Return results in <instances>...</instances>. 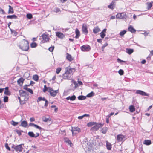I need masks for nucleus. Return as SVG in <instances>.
Wrapping results in <instances>:
<instances>
[{
  "instance_id": "20e7f679",
  "label": "nucleus",
  "mask_w": 153,
  "mask_h": 153,
  "mask_svg": "<svg viewBox=\"0 0 153 153\" xmlns=\"http://www.w3.org/2000/svg\"><path fill=\"white\" fill-rule=\"evenodd\" d=\"M116 17L118 19H126L127 17L126 14L123 12L121 13H119L117 14Z\"/></svg>"
},
{
  "instance_id": "3c124183",
  "label": "nucleus",
  "mask_w": 153,
  "mask_h": 153,
  "mask_svg": "<svg viewBox=\"0 0 153 153\" xmlns=\"http://www.w3.org/2000/svg\"><path fill=\"white\" fill-rule=\"evenodd\" d=\"M61 70V68H58L56 70V73L58 74L59 73Z\"/></svg>"
},
{
  "instance_id": "412c9836",
  "label": "nucleus",
  "mask_w": 153,
  "mask_h": 153,
  "mask_svg": "<svg viewBox=\"0 0 153 153\" xmlns=\"http://www.w3.org/2000/svg\"><path fill=\"white\" fill-rule=\"evenodd\" d=\"M76 97L75 95H73L71 96H69L66 98L67 100H71L73 101L75 100Z\"/></svg>"
},
{
  "instance_id": "423d86ee",
  "label": "nucleus",
  "mask_w": 153,
  "mask_h": 153,
  "mask_svg": "<svg viewBox=\"0 0 153 153\" xmlns=\"http://www.w3.org/2000/svg\"><path fill=\"white\" fill-rule=\"evenodd\" d=\"M13 148L16 151V152H21L23 148L22 146V144H20L16 146H14Z\"/></svg>"
},
{
  "instance_id": "a18cd8bd",
  "label": "nucleus",
  "mask_w": 153,
  "mask_h": 153,
  "mask_svg": "<svg viewBox=\"0 0 153 153\" xmlns=\"http://www.w3.org/2000/svg\"><path fill=\"white\" fill-rule=\"evenodd\" d=\"M118 73L120 75H123L124 73L123 70L122 69H120L118 71Z\"/></svg>"
},
{
  "instance_id": "0eeeda50",
  "label": "nucleus",
  "mask_w": 153,
  "mask_h": 153,
  "mask_svg": "<svg viewBox=\"0 0 153 153\" xmlns=\"http://www.w3.org/2000/svg\"><path fill=\"white\" fill-rule=\"evenodd\" d=\"M48 34H46L45 33L42 34V42L43 43L46 42L48 41L49 38L48 36Z\"/></svg>"
},
{
  "instance_id": "8fccbe9b",
  "label": "nucleus",
  "mask_w": 153,
  "mask_h": 153,
  "mask_svg": "<svg viewBox=\"0 0 153 153\" xmlns=\"http://www.w3.org/2000/svg\"><path fill=\"white\" fill-rule=\"evenodd\" d=\"M8 97L7 96H5L4 99V101L5 102H7L8 101Z\"/></svg>"
},
{
  "instance_id": "338daca9",
  "label": "nucleus",
  "mask_w": 153,
  "mask_h": 153,
  "mask_svg": "<svg viewBox=\"0 0 153 153\" xmlns=\"http://www.w3.org/2000/svg\"><path fill=\"white\" fill-rule=\"evenodd\" d=\"M106 117L107 118L106 119V123H108L109 122V117H108V116H107Z\"/></svg>"
},
{
  "instance_id": "e2e57ef3",
  "label": "nucleus",
  "mask_w": 153,
  "mask_h": 153,
  "mask_svg": "<svg viewBox=\"0 0 153 153\" xmlns=\"http://www.w3.org/2000/svg\"><path fill=\"white\" fill-rule=\"evenodd\" d=\"M24 89L26 90H27L28 88H27V85H25L24 87Z\"/></svg>"
},
{
  "instance_id": "052dcab7",
  "label": "nucleus",
  "mask_w": 153,
  "mask_h": 153,
  "mask_svg": "<svg viewBox=\"0 0 153 153\" xmlns=\"http://www.w3.org/2000/svg\"><path fill=\"white\" fill-rule=\"evenodd\" d=\"M60 11V10H59V8H56V9H55V10L54 11L56 13H57L59 12Z\"/></svg>"
},
{
  "instance_id": "5fc2aeb1",
  "label": "nucleus",
  "mask_w": 153,
  "mask_h": 153,
  "mask_svg": "<svg viewBox=\"0 0 153 153\" xmlns=\"http://www.w3.org/2000/svg\"><path fill=\"white\" fill-rule=\"evenodd\" d=\"M5 146L6 147V148L8 150L10 151V148L9 147L8 144L7 143H6L5 144Z\"/></svg>"
},
{
  "instance_id": "aec40b11",
  "label": "nucleus",
  "mask_w": 153,
  "mask_h": 153,
  "mask_svg": "<svg viewBox=\"0 0 153 153\" xmlns=\"http://www.w3.org/2000/svg\"><path fill=\"white\" fill-rule=\"evenodd\" d=\"M100 29L98 26L95 27L93 30V32L95 34H96L100 31Z\"/></svg>"
},
{
  "instance_id": "f03ea898",
  "label": "nucleus",
  "mask_w": 153,
  "mask_h": 153,
  "mask_svg": "<svg viewBox=\"0 0 153 153\" xmlns=\"http://www.w3.org/2000/svg\"><path fill=\"white\" fill-rule=\"evenodd\" d=\"M49 92L50 95L53 97H55L59 92L58 90H54L52 88H49Z\"/></svg>"
},
{
  "instance_id": "5701e85b",
  "label": "nucleus",
  "mask_w": 153,
  "mask_h": 153,
  "mask_svg": "<svg viewBox=\"0 0 153 153\" xmlns=\"http://www.w3.org/2000/svg\"><path fill=\"white\" fill-rule=\"evenodd\" d=\"M64 141L65 142L68 143L71 146L72 144V143L69 139L67 137L64 138Z\"/></svg>"
},
{
  "instance_id": "39448f33",
  "label": "nucleus",
  "mask_w": 153,
  "mask_h": 153,
  "mask_svg": "<svg viewBox=\"0 0 153 153\" xmlns=\"http://www.w3.org/2000/svg\"><path fill=\"white\" fill-rule=\"evenodd\" d=\"M125 136L122 134H119L117 135V140L118 142L123 141L125 140Z\"/></svg>"
},
{
  "instance_id": "7c9ffc66",
  "label": "nucleus",
  "mask_w": 153,
  "mask_h": 153,
  "mask_svg": "<svg viewBox=\"0 0 153 153\" xmlns=\"http://www.w3.org/2000/svg\"><path fill=\"white\" fill-rule=\"evenodd\" d=\"M78 98L79 100H83L86 99V97L83 95H81L78 96Z\"/></svg>"
},
{
  "instance_id": "58836bf2",
  "label": "nucleus",
  "mask_w": 153,
  "mask_h": 153,
  "mask_svg": "<svg viewBox=\"0 0 153 153\" xmlns=\"http://www.w3.org/2000/svg\"><path fill=\"white\" fill-rule=\"evenodd\" d=\"M107 131V128H103L102 129L101 132L102 133L105 134L106 133Z\"/></svg>"
},
{
  "instance_id": "bb28decb",
  "label": "nucleus",
  "mask_w": 153,
  "mask_h": 153,
  "mask_svg": "<svg viewBox=\"0 0 153 153\" xmlns=\"http://www.w3.org/2000/svg\"><path fill=\"white\" fill-rule=\"evenodd\" d=\"M66 58L68 60L70 61H71L73 60V58L72 57L71 55L68 53H67Z\"/></svg>"
},
{
  "instance_id": "864d4df0",
  "label": "nucleus",
  "mask_w": 153,
  "mask_h": 153,
  "mask_svg": "<svg viewBox=\"0 0 153 153\" xmlns=\"http://www.w3.org/2000/svg\"><path fill=\"white\" fill-rule=\"evenodd\" d=\"M117 60L118 62L119 63H121V62H126V61L122 60L120 59L119 58H118Z\"/></svg>"
},
{
  "instance_id": "774afa93",
  "label": "nucleus",
  "mask_w": 153,
  "mask_h": 153,
  "mask_svg": "<svg viewBox=\"0 0 153 153\" xmlns=\"http://www.w3.org/2000/svg\"><path fill=\"white\" fill-rule=\"evenodd\" d=\"M35 83V82H33L32 81H31L30 82V85L33 86V85Z\"/></svg>"
},
{
  "instance_id": "ddd939ff",
  "label": "nucleus",
  "mask_w": 153,
  "mask_h": 153,
  "mask_svg": "<svg viewBox=\"0 0 153 153\" xmlns=\"http://www.w3.org/2000/svg\"><path fill=\"white\" fill-rule=\"evenodd\" d=\"M75 71V69L74 68H67L66 71L71 76L73 74V72Z\"/></svg>"
},
{
  "instance_id": "f3484780",
  "label": "nucleus",
  "mask_w": 153,
  "mask_h": 153,
  "mask_svg": "<svg viewBox=\"0 0 153 153\" xmlns=\"http://www.w3.org/2000/svg\"><path fill=\"white\" fill-rule=\"evenodd\" d=\"M56 36L61 39L63 38L64 37V35L63 33L59 32L56 33Z\"/></svg>"
},
{
  "instance_id": "a878e982",
  "label": "nucleus",
  "mask_w": 153,
  "mask_h": 153,
  "mask_svg": "<svg viewBox=\"0 0 153 153\" xmlns=\"http://www.w3.org/2000/svg\"><path fill=\"white\" fill-rule=\"evenodd\" d=\"M129 108L131 112H133L135 111V108L133 105L130 106Z\"/></svg>"
},
{
  "instance_id": "c756f323",
  "label": "nucleus",
  "mask_w": 153,
  "mask_h": 153,
  "mask_svg": "<svg viewBox=\"0 0 153 153\" xmlns=\"http://www.w3.org/2000/svg\"><path fill=\"white\" fill-rule=\"evenodd\" d=\"M33 79L35 81H37L39 79V76L37 74L33 75Z\"/></svg>"
},
{
  "instance_id": "a211bd4d",
  "label": "nucleus",
  "mask_w": 153,
  "mask_h": 153,
  "mask_svg": "<svg viewBox=\"0 0 153 153\" xmlns=\"http://www.w3.org/2000/svg\"><path fill=\"white\" fill-rule=\"evenodd\" d=\"M24 79L22 78H20L18 80H17V83H18L20 85H22L23 83Z\"/></svg>"
},
{
  "instance_id": "13d9d810",
  "label": "nucleus",
  "mask_w": 153,
  "mask_h": 153,
  "mask_svg": "<svg viewBox=\"0 0 153 153\" xmlns=\"http://www.w3.org/2000/svg\"><path fill=\"white\" fill-rule=\"evenodd\" d=\"M0 12L2 14H4L5 13V12L3 10L0 8Z\"/></svg>"
},
{
  "instance_id": "6e6d98bb",
  "label": "nucleus",
  "mask_w": 153,
  "mask_h": 153,
  "mask_svg": "<svg viewBox=\"0 0 153 153\" xmlns=\"http://www.w3.org/2000/svg\"><path fill=\"white\" fill-rule=\"evenodd\" d=\"M108 8H109L111 9H113L114 8V6H112V4H110L109 5H108Z\"/></svg>"
},
{
  "instance_id": "f257e3e1",
  "label": "nucleus",
  "mask_w": 153,
  "mask_h": 153,
  "mask_svg": "<svg viewBox=\"0 0 153 153\" xmlns=\"http://www.w3.org/2000/svg\"><path fill=\"white\" fill-rule=\"evenodd\" d=\"M20 48L23 51H27L29 48L28 42L25 39L21 41L19 45Z\"/></svg>"
},
{
  "instance_id": "37998d69",
  "label": "nucleus",
  "mask_w": 153,
  "mask_h": 153,
  "mask_svg": "<svg viewBox=\"0 0 153 153\" xmlns=\"http://www.w3.org/2000/svg\"><path fill=\"white\" fill-rule=\"evenodd\" d=\"M152 6V4L151 3H149L147 4V9H149L151 8Z\"/></svg>"
},
{
  "instance_id": "e433bc0d",
  "label": "nucleus",
  "mask_w": 153,
  "mask_h": 153,
  "mask_svg": "<svg viewBox=\"0 0 153 153\" xmlns=\"http://www.w3.org/2000/svg\"><path fill=\"white\" fill-rule=\"evenodd\" d=\"M126 32V30H123L120 33L119 35L121 36H123Z\"/></svg>"
},
{
  "instance_id": "9d476101",
  "label": "nucleus",
  "mask_w": 153,
  "mask_h": 153,
  "mask_svg": "<svg viewBox=\"0 0 153 153\" xmlns=\"http://www.w3.org/2000/svg\"><path fill=\"white\" fill-rule=\"evenodd\" d=\"M71 131L72 132L73 135H75L77 134V133H75V131L79 132H80V129L79 128L77 127H74V128H72Z\"/></svg>"
},
{
  "instance_id": "c03bdc74",
  "label": "nucleus",
  "mask_w": 153,
  "mask_h": 153,
  "mask_svg": "<svg viewBox=\"0 0 153 153\" xmlns=\"http://www.w3.org/2000/svg\"><path fill=\"white\" fill-rule=\"evenodd\" d=\"M108 44L107 43H106L104 45H103V46L102 47V51H103L104 50V49L108 45Z\"/></svg>"
},
{
  "instance_id": "c9c22d12",
  "label": "nucleus",
  "mask_w": 153,
  "mask_h": 153,
  "mask_svg": "<svg viewBox=\"0 0 153 153\" xmlns=\"http://www.w3.org/2000/svg\"><path fill=\"white\" fill-rule=\"evenodd\" d=\"M19 92L21 95H22V96L25 95L26 94V92L25 91L22 90H20Z\"/></svg>"
},
{
  "instance_id": "4468645a",
  "label": "nucleus",
  "mask_w": 153,
  "mask_h": 153,
  "mask_svg": "<svg viewBox=\"0 0 153 153\" xmlns=\"http://www.w3.org/2000/svg\"><path fill=\"white\" fill-rule=\"evenodd\" d=\"M128 31L131 32L132 33H135L136 30L131 25H130L128 29Z\"/></svg>"
},
{
  "instance_id": "dca6fc26",
  "label": "nucleus",
  "mask_w": 153,
  "mask_h": 153,
  "mask_svg": "<svg viewBox=\"0 0 153 153\" xmlns=\"http://www.w3.org/2000/svg\"><path fill=\"white\" fill-rule=\"evenodd\" d=\"M134 51V50L133 49L128 48H126V52L129 55L131 54Z\"/></svg>"
},
{
  "instance_id": "1a4fd4ad",
  "label": "nucleus",
  "mask_w": 153,
  "mask_h": 153,
  "mask_svg": "<svg viewBox=\"0 0 153 153\" xmlns=\"http://www.w3.org/2000/svg\"><path fill=\"white\" fill-rule=\"evenodd\" d=\"M136 94H139L143 96H149V94L146 93L140 90H137L136 92Z\"/></svg>"
},
{
  "instance_id": "c85d7f7f",
  "label": "nucleus",
  "mask_w": 153,
  "mask_h": 153,
  "mask_svg": "<svg viewBox=\"0 0 153 153\" xmlns=\"http://www.w3.org/2000/svg\"><path fill=\"white\" fill-rule=\"evenodd\" d=\"M28 134L29 136L31 137L35 138V135L32 131H30L28 132Z\"/></svg>"
},
{
  "instance_id": "4c0bfd02",
  "label": "nucleus",
  "mask_w": 153,
  "mask_h": 153,
  "mask_svg": "<svg viewBox=\"0 0 153 153\" xmlns=\"http://www.w3.org/2000/svg\"><path fill=\"white\" fill-rule=\"evenodd\" d=\"M37 44L35 42L32 43L30 44L31 47L32 48H34L37 46Z\"/></svg>"
},
{
  "instance_id": "de8ad7c7",
  "label": "nucleus",
  "mask_w": 153,
  "mask_h": 153,
  "mask_svg": "<svg viewBox=\"0 0 153 153\" xmlns=\"http://www.w3.org/2000/svg\"><path fill=\"white\" fill-rule=\"evenodd\" d=\"M34 127L36 128L39 129L40 130H41L42 129L41 127L36 124H35Z\"/></svg>"
},
{
  "instance_id": "6ab92c4d",
  "label": "nucleus",
  "mask_w": 153,
  "mask_h": 153,
  "mask_svg": "<svg viewBox=\"0 0 153 153\" xmlns=\"http://www.w3.org/2000/svg\"><path fill=\"white\" fill-rule=\"evenodd\" d=\"M143 143L146 145H149L152 143V142L150 140H146L143 142Z\"/></svg>"
},
{
  "instance_id": "603ef678",
  "label": "nucleus",
  "mask_w": 153,
  "mask_h": 153,
  "mask_svg": "<svg viewBox=\"0 0 153 153\" xmlns=\"http://www.w3.org/2000/svg\"><path fill=\"white\" fill-rule=\"evenodd\" d=\"M54 48V46H51V47L50 48H49L48 50L52 52Z\"/></svg>"
},
{
  "instance_id": "473e14b6",
  "label": "nucleus",
  "mask_w": 153,
  "mask_h": 153,
  "mask_svg": "<svg viewBox=\"0 0 153 153\" xmlns=\"http://www.w3.org/2000/svg\"><path fill=\"white\" fill-rule=\"evenodd\" d=\"M49 88H51L50 87H47V86L46 85H45L44 86V88L43 90V91L44 92H45L47 90H48V92H49Z\"/></svg>"
},
{
  "instance_id": "7ed1b4c3",
  "label": "nucleus",
  "mask_w": 153,
  "mask_h": 153,
  "mask_svg": "<svg viewBox=\"0 0 153 153\" xmlns=\"http://www.w3.org/2000/svg\"><path fill=\"white\" fill-rule=\"evenodd\" d=\"M80 49L83 51H88L91 50V47L88 45H84L80 47Z\"/></svg>"
},
{
  "instance_id": "b1692460",
  "label": "nucleus",
  "mask_w": 153,
  "mask_h": 153,
  "mask_svg": "<svg viewBox=\"0 0 153 153\" xmlns=\"http://www.w3.org/2000/svg\"><path fill=\"white\" fill-rule=\"evenodd\" d=\"M9 10L8 11V13L9 14H12L14 13V11L13 10V8L10 5H9Z\"/></svg>"
},
{
  "instance_id": "680f3d73",
  "label": "nucleus",
  "mask_w": 153,
  "mask_h": 153,
  "mask_svg": "<svg viewBox=\"0 0 153 153\" xmlns=\"http://www.w3.org/2000/svg\"><path fill=\"white\" fill-rule=\"evenodd\" d=\"M48 120H49V119L46 117L43 120V121L45 122H47Z\"/></svg>"
},
{
  "instance_id": "9b49d317",
  "label": "nucleus",
  "mask_w": 153,
  "mask_h": 153,
  "mask_svg": "<svg viewBox=\"0 0 153 153\" xmlns=\"http://www.w3.org/2000/svg\"><path fill=\"white\" fill-rule=\"evenodd\" d=\"M102 125L101 123L97 124L93 127L92 128V129L94 131H96L98 130L100 128L102 127Z\"/></svg>"
},
{
  "instance_id": "f704fd0d",
  "label": "nucleus",
  "mask_w": 153,
  "mask_h": 153,
  "mask_svg": "<svg viewBox=\"0 0 153 153\" xmlns=\"http://www.w3.org/2000/svg\"><path fill=\"white\" fill-rule=\"evenodd\" d=\"M46 99L44 97H39L38 98L37 100V102H38L41 100L45 101Z\"/></svg>"
},
{
  "instance_id": "6e6552de",
  "label": "nucleus",
  "mask_w": 153,
  "mask_h": 153,
  "mask_svg": "<svg viewBox=\"0 0 153 153\" xmlns=\"http://www.w3.org/2000/svg\"><path fill=\"white\" fill-rule=\"evenodd\" d=\"M63 78L65 79H71V76L70 74H69L67 71L63 74L62 76Z\"/></svg>"
},
{
  "instance_id": "bf43d9fd",
  "label": "nucleus",
  "mask_w": 153,
  "mask_h": 153,
  "mask_svg": "<svg viewBox=\"0 0 153 153\" xmlns=\"http://www.w3.org/2000/svg\"><path fill=\"white\" fill-rule=\"evenodd\" d=\"M28 92L30 93L31 94H33V92L32 90L30 88H29L27 90Z\"/></svg>"
},
{
  "instance_id": "393cba45",
  "label": "nucleus",
  "mask_w": 153,
  "mask_h": 153,
  "mask_svg": "<svg viewBox=\"0 0 153 153\" xmlns=\"http://www.w3.org/2000/svg\"><path fill=\"white\" fill-rule=\"evenodd\" d=\"M7 19H16L17 18V16L15 15H8L7 16Z\"/></svg>"
},
{
  "instance_id": "ea45409f",
  "label": "nucleus",
  "mask_w": 153,
  "mask_h": 153,
  "mask_svg": "<svg viewBox=\"0 0 153 153\" xmlns=\"http://www.w3.org/2000/svg\"><path fill=\"white\" fill-rule=\"evenodd\" d=\"M27 18L29 19H31L32 18V15L30 13H28L27 14Z\"/></svg>"
},
{
  "instance_id": "2eb2a0df",
  "label": "nucleus",
  "mask_w": 153,
  "mask_h": 153,
  "mask_svg": "<svg viewBox=\"0 0 153 153\" xmlns=\"http://www.w3.org/2000/svg\"><path fill=\"white\" fill-rule=\"evenodd\" d=\"M28 125L27 122L26 121H23L21 122L20 126L22 127L26 128Z\"/></svg>"
},
{
  "instance_id": "69168bd1",
  "label": "nucleus",
  "mask_w": 153,
  "mask_h": 153,
  "mask_svg": "<svg viewBox=\"0 0 153 153\" xmlns=\"http://www.w3.org/2000/svg\"><path fill=\"white\" fill-rule=\"evenodd\" d=\"M84 117V116H83V115L81 116H79L78 117V118L79 120H81V119H82Z\"/></svg>"
},
{
  "instance_id": "79ce46f5",
  "label": "nucleus",
  "mask_w": 153,
  "mask_h": 153,
  "mask_svg": "<svg viewBox=\"0 0 153 153\" xmlns=\"http://www.w3.org/2000/svg\"><path fill=\"white\" fill-rule=\"evenodd\" d=\"M100 36L102 38H104V37L105 36V33H103V32H101L100 33Z\"/></svg>"
},
{
  "instance_id": "49530a36",
  "label": "nucleus",
  "mask_w": 153,
  "mask_h": 153,
  "mask_svg": "<svg viewBox=\"0 0 153 153\" xmlns=\"http://www.w3.org/2000/svg\"><path fill=\"white\" fill-rule=\"evenodd\" d=\"M18 124V122H15L13 120H12L11 121V124L14 126H16Z\"/></svg>"
},
{
  "instance_id": "72a5a7b5",
  "label": "nucleus",
  "mask_w": 153,
  "mask_h": 153,
  "mask_svg": "<svg viewBox=\"0 0 153 153\" xmlns=\"http://www.w3.org/2000/svg\"><path fill=\"white\" fill-rule=\"evenodd\" d=\"M96 123L94 122H90L87 123V125L88 127H91L95 125Z\"/></svg>"
},
{
  "instance_id": "f8f14e48",
  "label": "nucleus",
  "mask_w": 153,
  "mask_h": 153,
  "mask_svg": "<svg viewBox=\"0 0 153 153\" xmlns=\"http://www.w3.org/2000/svg\"><path fill=\"white\" fill-rule=\"evenodd\" d=\"M82 32L86 34L88 33L87 26L85 24H83L82 25Z\"/></svg>"
},
{
  "instance_id": "a19ab883",
  "label": "nucleus",
  "mask_w": 153,
  "mask_h": 153,
  "mask_svg": "<svg viewBox=\"0 0 153 153\" xmlns=\"http://www.w3.org/2000/svg\"><path fill=\"white\" fill-rule=\"evenodd\" d=\"M5 94L8 95H10L11 94V93L8 90L5 91L4 92Z\"/></svg>"
},
{
  "instance_id": "2f4dec72",
  "label": "nucleus",
  "mask_w": 153,
  "mask_h": 153,
  "mask_svg": "<svg viewBox=\"0 0 153 153\" xmlns=\"http://www.w3.org/2000/svg\"><path fill=\"white\" fill-rule=\"evenodd\" d=\"M95 95V94L93 91H91L90 93H89L87 95V97H90L94 96Z\"/></svg>"
},
{
  "instance_id": "cd10ccee",
  "label": "nucleus",
  "mask_w": 153,
  "mask_h": 153,
  "mask_svg": "<svg viewBox=\"0 0 153 153\" xmlns=\"http://www.w3.org/2000/svg\"><path fill=\"white\" fill-rule=\"evenodd\" d=\"M76 36L75 38L76 39L79 38L80 36V32L77 29H76L75 30Z\"/></svg>"
},
{
  "instance_id": "0e129e2a",
  "label": "nucleus",
  "mask_w": 153,
  "mask_h": 153,
  "mask_svg": "<svg viewBox=\"0 0 153 153\" xmlns=\"http://www.w3.org/2000/svg\"><path fill=\"white\" fill-rule=\"evenodd\" d=\"M35 119L34 117H31L30 119V122H32L35 121Z\"/></svg>"
},
{
  "instance_id": "4be33fe9",
  "label": "nucleus",
  "mask_w": 153,
  "mask_h": 153,
  "mask_svg": "<svg viewBox=\"0 0 153 153\" xmlns=\"http://www.w3.org/2000/svg\"><path fill=\"white\" fill-rule=\"evenodd\" d=\"M106 146L107 149L108 150H111V144L110 143L108 142V141H106Z\"/></svg>"
},
{
  "instance_id": "09e8293b",
  "label": "nucleus",
  "mask_w": 153,
  "mask_h": 153,
  "mask_svg": "<svg viewBox=\"0 0 153 153\" xmlns=\"http://www.w3.org/2000/svg\"><path fill=\"white\" fill-rule=\"evenodd\" d=\"M16 132L19 135V136H20L21 135V132H23L22 131H20L19 130H16Z\"/></svg>"
},
{
  "instance_id": "4d7b16f0",
  "label": "nucleus",
  "mask_w": 153,
  "mask_h": 153,
  "mask_svg": "<svg viewBox=\"0 0 153 153\" xmlns=\"http://www.w3.org/2000/svg\"><path fill=\"white\" fill-rule=\"evenodd\" d=\"M45 103L44 105V106L45 107H46L48 106V102L46 100L45 101Z\"/></svg>"
}]
</instances>
